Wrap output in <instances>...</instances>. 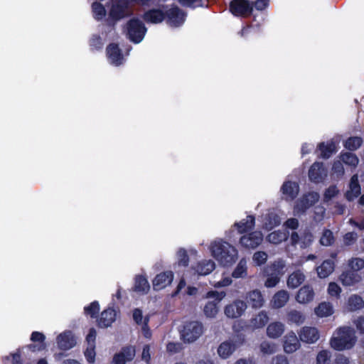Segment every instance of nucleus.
<instances>
[{"label": "nucleus", "instance_id": "nucleus-1", "mask_svg": "<svg viewBox=\"0 0 364 364\" xmlns=\"http://www.w3.org/2000/svg\"><path fill=\"white\" fill-rule=\"evenodd\" d=\"M210 250L213 257L225 267L231 265L237 259V250L225 242H213Z\"/></svg>", "mask_w": 364, "mask_h": 364}, {"label": "nucleus", "instance_id": "nucleus-2", "mask_svg": "<svg viewBox=\"0 0 364 364\" xmlns=\"http://www.w3.org/2000/svg\"><path fill=\"white\" fill-rule=\"evenodd\" d=\"M330 343L331 347L337 350L351 348L355 344V339L350 327L344 326L338 328L336 336L331 339Z\"/></svg>", "mask_w": 364, "mask_h": 364}, {"label": "nucleus", "instance_id": "nucleus-3", "mask_svg": "<svg viewBox=\"0 0 364 364\" xmlns=\"http://www.w3.org/2000/svg\"><path fill=\"white\" fill-rule=\"evenodd\" d=\"M203 333V325L197 321H186L180 331L181 339L185 343H191L198 339Z\"/></svg>", "mask_w": 364, "mask_h": 364}, {"label": "nucleus", "instance_id": "nucleus-4", "mask_svg": "<svg viewBox=\"0 0 364 364\" xmlns=\"http://www.w3.org/2000/svg\"><path fill=\"white\" fill-rule=\"evenodd\" d=\"M127 36L129 39L134 43H140L147 31L144 23L138 18H132L127 23Z\"/></svg>", "mask_w": 364, "mask_h": 364}, {"label": "nucleus", "instance_id": "nucleus-5", "mask_svg": "<svg viewBox=\"0 0 364 364\" xmlns=\"http://www.w3.org/2000/svg\"><path fill=\"white\" fill-rule=\"evenodd\" d=\"M264 235L261 231L255 230L244 234L239 240L240 247L245 250L257 249L263 242Z\"/></svg>", "mask_w": 364, "mask_h": 364}, {"label": "nucleus", "instance_id": "nucleus-6", "mask_svg": "<svg viewBox=\"0 0 364 364\" xmlns=\"http://www.w3.org/2000/svg\"><path fill=\"white\" fill-rule=\"evenodd\" d=\"M225 291H209L206 298L214 299L213 301H208L204 306L203 311L207 317L213 318L218 312V303L225 296Z\"/></svg>", "mask_w": 364, "mask_h": 364}, {"label": "nucleus", "instance_id": "nucleus-7", "mask_svg": "<svg viewBox=\"0 0 364 364\" xmlns=\"http://www.w3.org/2000/svg\"><path fill=\"white\" fill-rule=\"evenodd\" d=\"M319 199L318 193L312 191L304 194L294 205V211L298 215L304 214L306 211L315 205Z\"/></svg>", "mask_w": 364, "mask_h": 364}, {"label": "nucleus", "instance_id": "nucleus-8", "mask_svg": "<svg viewBox=\"0 0 364 364\" xmlns=\"http://www.w3.org/2000/svg\"><path fill=\"white\" fill-rule=\"evenodd\" d=\"M136 355V349L134 346L129 345L122 348L119 353L114 355L112 364H126L132 361Z\"/></svg>", "mask_w": 364, "mask_h": 364}, {"label": "nucleus", "instance_id": "nucleus-9", "mask_svg": "<svg viewBox=\"0 0 364 364\" xmlns=\"http://www.w3.org/2000/svg\"><path fill=\"white\" fill-rule=\"evenodd\" d=\"M129 8L127 0H119L113 4L109 10V17L114 21H117L127 16V11Z\"/></svg>", "mask_w": 364, "mask_h": 364}, {"label": "nucleus", "instance_id": "nucleus-10", "mask_svg": "<svg viewBox=\"0 0 364 364\" xmlns=\"http://www.w3.org/2000/svg\"><path fill=\"white\" fill-rule=\"evenodd\" d=\"M252 6L247 0H232L230 3V11L235 16L251 14Z\"/></svg>", "mask_w": 364, "mask_h": 364}, {"label": "nucleus", "instance_id": "nucleus-11", "mask_svg": "<svg viewBox=\"0 0 364 364\" xmlns=\"http://www.w3.org/2000/svg\"><path fill=\"white\" fill-rule=\"evenodd\" d=\"M166 18L171 25L177 27L185 21L186 14L177 6H173L166 11Z\"/></svg>", "mask_w": 364, "mask_h": 364}, {"label": "nucleus", "instance_id": "nucleus-12", "mask_svg": "<svg viewBox=\"0 0 364 364\" xmlns=\"http://www.w3.org/2000/svg\"><path fill=\"white\" fill-rule=\"evenodd\" d=\"M107 57L112 65L119 66L122 64L124 57L118 44L109 43L106 48Z\"/></svg>", "mask_w": 364, "mask_h": 364}, {"label": "nucleus", "instance_id": "nucleus-13", "mask_svg": "<svg viewBox=\"0 0 364 364\" xmlns=\"http://www.w3.org/2000/svg\"><path fill=\"white\" fill-rule=\"evenodd\" d=\"M247 304L242 300H235L225 308V314L228 318H236L240 317L245 312Z\"/></svg>", "mask_w": 364, "mask_h": 364}, {"label": "nucleus", "instance_id": "nucleus-14", "mask_svg": "<svg viewBox=\"0 0 364 364\" xmlns=\"http://www.w3.org/2000/svg\"><path fill=\"white\" fill-rule=\"evenodd\" d=\"M326 176V170L322 162H314L309 170V178L315 183L322 182Z\"/></svg>", "mask_w": 364, "mask_h": 364}, {"label": "nucleus", "instance_id": "nucleus-15", "mask_svg": "<svg viewBox=\"0 0 364 364\" xmlns=\"http://www.w3.org/2000/svg\"><path fill=\"white\" fill-rule=\"evenodd\" d=\"M76 339L72 331H68L60 333L57 337V343L60 349L68 350L76 345Z\"/></svg>", "mask_w": 364, "mask_h": 364}, {"label": "nucleus", "instance_id": "nucleus-16", "mask_svg": "<svg viewBox=\"0 0 364 364\" xmlns=\"http://www.w3.org/2000/svg\"><path fill=\"white\" fill-rule=\"evenodd\" d=\"M173 279V273L171 271H166L158 274L153 279L154 290H160L171 284Z\"/></svg>", "mask_w": 364, "mask_h": 364}, {"label": "nucleus", "instance_id": "nucleus-17", "mask_svg": "<svg viewBox=\"0 0 364 364\" xmlns=\"http://www.w3.org/2000/svg\"><path fill=\"white\" fill-rule=\"evenodd\" d=\"M299 339L306 343H314L319 338V332L315 327L304 326L299 333Z\"/></svg>", "mask_w": 364, "mask_h": 364}, {"label": "nucleus", "instance_id": "nucleus-18", "mask_svg": "<svg viewBox=\"0 0 364 364\" xmlns=\"http://www.w3.org/2000/svg\"><path fill=\"white\" fill-rule=\"evenodd\" d=\"M142 18L146 23L157 24L166 18V12L159 9H151L145 11Z\"/></svg>", "mask_w": 364, "mask_h": 364}, {"label": "nucleus", "instance_id": "nucleus-19", "mask_svg": "<svg viewBox=\"0 0 364 364\" xmlns=\"http://www.w3.org/2000/svg\"><path fill=\"white\" fill-rule=\"evenodd\" d=\"M117 312L113 308H107L102 311L97 325L100 328H107L116 320Z\"/></svg>", "mask_w": 364, "mask_h": 364}, {"label": "nucleus", "instance_id": "nucleus-20", "mask_svg": "<svg viewBox=\"0 0 364 364\" xmlns=\"http://www.w3.org/2000/svg\"><path fill=\"white\" fill-rule=\"evenodd\" d=\"M237 232L240 234H247L252 232L255 226V217L252 215L247 216L246 219H242L240 222L234 224Z\"/></svg>", "mask_w": 364, "mask_h": 364}, {"label": "nucleus", "instance_id": "nucleus-21", "mask_svg": "<svg viewBox=\"0 0 364 364\" xmlns=\"http://www.w3.org/2000/svg\"><path fill=\"white\" fill-rule=\"evenodd\" d=\"M281 191L286 200H293L298 196L299 185L291 181H285L281 187Z\"/></svg>", "mask_w": 364, "mask_h": 364}, {"label": "nucleus", "instance_id": "nucleus-22", "mask_svg": "<svg viewBox=\"0 0 364 364\" xmlns=\"http://www.w3.org/2000/svg\"><path fill=\"white\" fill-rule=\"evenodd\" d=\"M314 295L312 287L306 284L299 289L296 295V300L300 304H308L313 301Z\"/></svg>", "mask_w": 364, "mask_h": 364}, {"label": "nucleus", "instance_id": "nucleus-23", "mask_svg": "<svg viewBox=\"0 0 364 364\" xmlns=\"http://www.w3.org/2000/svg\"><path fill=\"white\" fill-rule=\"evenodd\" d=\"M300 347V342L295 333L291 331L284 337V350L287 353L295 352Z\"/></svg>", "mask_w": 364, "mask_h": 364}, {"label": "nucleus", "instance_id": "nucleus-24", "mask_svg": "<svg viewBox=\"0 0 364 364\" xmlns=\"http://www.w3.org/2000/svg\"><path fill=\"white\" fill-rule=\"evenodd\" d=\"M264 302V297L260 291L255 289L247 293L246 296V304L253 309L261 308Z\"/></svg>", "mask_w": 364, "mask_h": 364}, {"label": "nucleus", "instance_id": "nucleus-25", "mask_svg": "<svg viewBox=\"0 0 364 364\" xmlns=\"http://www.w3.org/2000/svg\"><path fill=\"white\" fill-rule=\"evenodd\" d=\"M349 190L346 193V198L348 201H352L360 194V186L359 184L358 177L356 174L353 175L350 181Z\"/></svg>", "mask_w": 364, "mask_h": 364}, {"label": "nucleus", "instance_id": "nucleus-26", "mask_svg": "<svg viewBox=\"0 0 364 364\" xmlns=\"http://www.w3.org/2000/svg\"><path fill=\"white\" fill-rule=\"evenodd\" d=\"M285 267L286 264L284 260L278 259L268 265L265 268L264 272L280 278L284 273Z\"/></svg>", "mask_w": 364, "mask_h": 364}, {"label": "nucleus", "instance_id": "nucleus-27", "mask_svg": "<svg viewBox=\"0 0 364 364\" xmlns=\"http://www.w3.org/2000/svg\"><path fill=\"white\" fill-rule=\"evenodd\" d=\"M364 307V301L363 298L358 294L350 296L346 304L347 311L353 312L362 309Z\"/></svg>", "mask_w": 364, "mask_h": 364}, {"label": "nucleus", "instance_id": "nucleus-28", "mask_svg": "<svg viewBox=\"0 0 364 364\" xmlns=\"http://www.w3.org/2000/svg\"><path fill=\"white\" fill-rule=\"evenodd\" d=\"M317 149L320 151V157L322 159H328L336 152V146L333 141L321 142L318 144Z\"/></svg>", "mask_w": 364, "mask_h": 364}, {"label": "nucleus", "instance_id": "nucleus-29", "mask_svg": "<svg viewBox=\"0 0 364 364\" xmlns=\"http://www.w3.org/2000/svg\"><path fill=\"white\" fill-rule=\"evenodd\" d=\"M236 345L231 341H225L220 344L218 348V353L222 358H229L236 350Z\"/></svg>", "mask_w": 364, "mask_h": 364}, {"label": "nucleus", "instance_id": "nucleus-30", "mask_svg": "<svg viewBox=\"0 0 364 364\" xmlns=\"http://www.w3.org/2000/svg\"><path fill=\"white\" fill-rule=\"evenodd\" d=\"M284 325L282 322H272L267 328V335L272 338H279L284 332Z\"/></svg>", "mask_w": 364, "mask_h": 364}, {"label": "nucleus", "instance_id": "nucleus-31", "mask_svg": "<svg viewBox=\"0 0 364 364\" xmlns=\"http://www.w3.org/2000/svg\"><path fill=\"white\" fill-rule=\"evenodd\" d=\"M305 279V275L301 270H296L289 274L287 279V286L291 289L299 287Z\"/></svg>", "mask_w": 364, "mask_h": 364}, {"label": "nucleus", "instance_id": "nucleus-32", "mask_svg": "<svg viewBox=\"0 0 364 364\" xmlns=\"http://www.w3.org/2000/svg\"><path fill=\"white\" fill-rule=\"evenodd\" d=\"M150 289V285L146 277L144 275H137L135 277L134 290L136 292L146 294Z\"/></svg>", "mask_w": 364, "mask_h": 364}, {"label": "nucleus", "instance_id": "nucleus-33", "mask_svg": "<svg viewBox=\"0 0 364 364\" xmlns=\"http://www.w3.org/2000/svg\"><path fill=\"white\" fill-rule=\"evenodd\" d=\"M334 268V262L331 259H326L317 267L318 276L320 278H326L333 272Z\"/></svg>", "mask_w": 364, "mask_h": 364}, {"label": "nucleus", "instance_id": "nucleus-34", "mask_svg": "<svg viewBox=\"0 0 364 364\" xmlns=\"http://www.w3.org/2000/svg\"><path fill=\"white\" fill-rule=\"evenodd\" d=\"M215 268V264L212 260H204L197 264L195 269L199 275H208Z\"/></svg>", "mask_w": 364, "mask_h": 364}, {"label": "nucleus", "instance_id": "nucleus-35", "mask_svg": "<svg viewBox=\"0 0 364 364\" xmlns=\"http://www.w3.org/2000/svg\"><path fill=\"white\" fill-rule=\"evenodd\" d=\"M360 277L358 272L352 270L346 271L340 276V280L344 286H351L359 282Z\"/></svg>", "mask_w": 364, "mask_h": 364}, {"label": "nucleus", "instance_id": "nucleus-36", "mask_svg": "<svg viewBox=\"0 0 364 364\" xmlns=\"http://www.w3.org/2000/svg\"><path fill=\"white\" fill-rule=\"evenodd\" d=\"M289 298V294L285 290L277 291L272 298L273 306L277 309L283 307Z\"/></svg>", "mask_w": 364, "mask_h": 364}, {"label": "nucleus", "instance_id": "nucleus-37", "mask_svg": "<svg viewBox=\"0 0 364 364\" xmlns=\"http://www.w3.org/2000/svg\"><path fill=\"white\" fill-rule=\"evenodd\" d=\"M316 314L319 317H327L333 314V306L329 302H321L315 309Z\"/></svg>", "mask_w": 364, "mask_h": 364}, {"label": "nucleus", "instance_id": "nucleus-38", "mask_svg": "<svg viewBox=\"0 0 364 364\" xmlns=\"http://www.w3.org/2000/svg\"><path fill=\"white\" fill-rule=\"evenodd\" d=\"M362 144L363 139L360 136H350L343 142V146L350 151L358 149Z\"/></svg>", "mask_w": 364, "mask_h": 364}, {"label": "nucleus", "instance_id": "nucleus-39", "mask_svg": "<svg viewBox=\"0 0 364 364\" xmlns=\"http://www.w3.org/2000/svg\"><path fill=\"white\" fill-rule=\"evenodd\" d=\"M269 321V316L265 311H261L251 319V325L255 328L264 327Z\"/></svg>", "mask_w": 364, "mask_h": 364}, {"label": "nucleus", "instance_id": "nucleus-40", "mask_svg": "<svg viewBox=\"0 0 364 364\" xmlns=\"http://www.w3.org/2000/svg\"><path fill=\"white\" fill-rule=\"evenodd\" d=\"M280 218L275 213H268L264 219V226L267 230H272L280 225Z\"/></svg>", "mask_w": 364, "mask_h": 364}, {"label": "nucleus", "instance_id": "nucleus-41", "mask_svg": "<svg viewBox=\"0 0 364 364\" xmlns=\"http://www.w3.org/2000/svg\"><path fill=\"white\" fill-rule=\"evenodd\" d=\"M341 159L344 164L353 167H356L359 163V159L356 154L351 152L341 153Z\"/></svg>", "mask_w": 364, "mask_h": 364}, {"label": "nucleus", "instance_id": "nucleus-42", "mask_svg": "<svg viewBox=\"0 0 364 364\" xmlns=\"http://www.w3.org/2000/svg\"><path fill=\"white\" fill-rule=\"evenodd\" d=\"M247 275V266L245 259H240L232 273V277L235 279L242 278Z\"/></svg>", "mask_w": 364, "mask_h": 364}, {"label": "nucleus", "instance_id": "nucleus-43", "mask_svg": "<svg viewBox=\"0 0 364 364\" xmlns=\"http://www.w3.org/2000/svg\"><path fill=\"white\" fill-rule=\"evenodd\" d=\"M100 311V304L98 301H94L88 306L84 307V313L87 316H90L92 318L97 317Z\"/></svg>", "mask_w": 364, "mask_h": 364}, {"label": "nucleus", "instance_id": "nucleus-44", "mask_svg": "<svg viewBox=\"0 0 364 364\" xmlns=\"http://www.w3.org/2000/svg\"><path fill=\"white\" fill-rule=\"evenodd\" d=\"M31 340L33 342H38V351H41L46 348L45 335L39 331H33L31 335Z\"/></svg>", "mask_w": 364, "mask_h": 364}, {"label": "nucleus", "instance_id": "nucleus-45", "mask_svg": "<svg viewBox=\"0 0 364 364\" xmlns=\"http://www.w3.org/2000/svg\"><path fill=\"white\" fill-rule=\"evenodd\" d=\"M287 319L289 322L299 325L304 321L305 317L300 311L291 310L287 314Z\"/></svg>", "mask_w": 364, "mask_h": 364}, {"label": "nucleus", "instance_id": "nucleus-46", "mask_svg": "<svg viewBox=\"0 0 364 364\" xmlns=\"http://www.w3.org/2000/svg\"><path fill=\"white\" fill-rule=\"evenodd\" d=\"M335 238L333 232L328 229L323 230L322 235L320 238V243L323 246H330L333 244Z\"/></svg>", "mask_w": 364, "mask_h": 364}, {"label": "nucleus", "instance_id": "nucleus-47", "mask_svg": "<svg viewBox=\"0 0 364 364\" xmlns=\"http://www.w3.org/2000/svg\"><path fill=\"white\" fill-rule=\"evenodd\" d=\"M92 11L95 18L97 20H101L106 15V10L105 6L100 2H94L92 4Z\"/></svg>", "mask_w": 364, "mask_h": 364}, {"label": "nucleus", "instance_id": "nucleus-48", "mask_svg": "<svg viewBox=\"0 0 364 364\" xmlns=\"http://www.w3.org/2000/svg\"><path fill=\"white\" fill-rule=\"evenodd\" d=\"M259 348L262 353L267 355L274 353L277 349L276 344L266 341L261 343Z\"/></svg>", "mask_w": 364, "mask_h": 364}, {"label": "nucleus", "instance_id": "nucleus-49", "mask_svg": "<svg viewBox=\"0 0 364 364\" xmlns=\"http://www.w3.org/2000/svg\"><path fill=\"white\" fill-rule=\"evenodd\" d=\"M178 264L180 267H186L189 264V257L188 255L187 251L181 248L178 251Z\"/></svg>", "mask_w": 364, "mask_h": 364}, {"label": "nucleus", "instance_id": "nucleus-50", "mask_svg": "<svg viewBox=\"0 0 364 364\" xmlns=\"http://www.w3.org/2000/svg\"><path fill=\"white\" fill-rule=\"evenodd\" d=\"M268 255L264 251H257L252 256V260L257 266H261L266 263Z\"/></svg>", "mask_w": 364, "mask_h": 364}, {"label": "nucleus", "instance_id": "nucleus-51", "mask_svg": "<svg viewBox=\"0 0 364 364\" xmlns=\"http://www.w3.org/2000/svg\"><path fill=\"white\" fill-rule=\"evenodd\" d=\"M348 266L352 271L357 272L364 267V259L358 257L352 258L348 262Z\"/></svg>", "mask_w": 364, "mask_h": 364}, {"label": "nucleus", "instance_id": "nucleus-52", "mask_svg": "<svg viewBox=\"0 0 364 364\" xmlns=\"http://www.w3.org/2000/svg\"><path fill=\"white\" fill-rule=\"evenodd\" d=\"M284 235L279 231H274L267 236L268 240L273 244H279L284 240Z\"/></svg>", "mask_w": 364, "mask_h": 364}, {"label": "nucleus", "instance_id": "nucleus-53", "mask_svg": "<svg viewBox=\"0 0 364 364\" xmlns=\"http://www.w3.org/2000/svg\"><path fill=\"white\" fill-rule=\"evenodd\" d=\"M330 358L329 352L323 350L316 356V364H330Z\"/></svg>", "mask_w": 364, "mask_h": 364}, {"label": "nucleus", "instance_id": "nucleus-54", "mask_svg": "<svg viewBox=\"0 0 364 364\" xmlns=\"http://www.w3.org/2000/svg\"><path fill=\"white\" fill-rule=\"evenodd\" d=\"M85 357L89 363H93L95 360V345L88 346L84 352Z\"/></svg>", "mask_w": 364, "mask_h": 364}, {"label": "nucleus", "instance_id": "nucleus-55", "mask_svg": "<svg viewBox=\"0 0 364 364\" xmlns=\"http://www.w3.org/2000/svg\"><path fill=\"white\" fill-rule=\"evenodd\" d=\"M90 46L92 50H101L103 47L101 37L98 35L93 36L90 41Z\"/></svg>", "mask_w": 364, "mask_h": 364}, {"label": "nucleus", "instance_id": "nucleus-56", "mask_svg": "<svg viewBox=\"0 0 364 364\" xmlns=\"http://www.w3.org/2000/svg\"><path fill=\"white\" fill-rule=\"evenodd\" d=\"M338 193L336 186H330L326 189L323 194V199L325 201H328L334 198Z\"/></svg>", "mask_w": 364, "mask_h": 364}, {"label": "nucleus", "instance_id": "nucleus-57", "mask_svg": "<svg viewBox=\"0 0 364 364\" xmlns=\"http://www.w3.org/2000/svg\"><path fill=\"white\" fill-rule=\"evenodd\" d=\"M149 316H146L144 318L143 323L141 324L142 325L141 332H142L144 337H145L146 338H151V335H152L151 329L149 326Z\"/></svg>", "mask_w": 364, "mask_h": 364}, {"label": "nucleus", "instance_id": "nucleus-58", "mask_svg": "<svg viewBox=\"0 0 364 364\" xmlns=\"http://www.w3.org/2000/svg\"><path fill=\"white\" fill-rule=\"evenodd\" d=\"M358 238L357 233L354 232H348L343 236L344 244L347 246H350L355 242Z\"/></svg>", "mask_w": 364, "mask_h": 364}, {"label": "nucleus", "instance_id": "nucleus-59", "mask_svg": "<svg viewBox=\"0 0 364 364\" xmlns=\"http://www.w3.org/2000/svg\"><path fill=\"white\" fill-rule=\"evenodd\" d=\"M341 292V287L336 282H330L328 287V293L332 296L338 297Z\"/></svg>", "mask_w": 364, "mask_h": 364}, {"label": "nucleus", "instance_id": "nucleus-60", "mask_svg": "<svg viewBox=\"0 0 364 364\" xmlns=\"http://www.w3.org/2000/svg\"><path fill=\"white\" fill-rule=\"evenodd\" d=\"M150 345L145 344L143 346L141 353V360L146 363V364H151V353H150Z\"/></svg>", "mask_w": 364, "mask_h": 364}, {"label": "nucleus", "instance_id": "nucleus-61", "mask_svg": "<svg viewBox=\"0 0 364 364\" xmlns=\"http://www.w3.org/2000/svg\"><path fill=\"white\" fill-rule=\"evenodd\" d=\"M182 344L180 343L169 342L166 345V350L171 353H177L182 350Z\"/></svg>", "mask_w": 364, "mask_h": 364}, {"label": "nucleus", "instance_id": "nucleus-62", "mask_svg": "<svg viewBox=\"0 0 364 364\" xmlns=\"http://www.w3.org/2000/svg\"><path fill=\"white\" fill-rule=\"evenodd\" d=\"M267 278L265 281V286L269 288L274 287L280 281V278L275 277L274 275H270L269 274H266Z\"/></svg>", "mask_w": 364, "mask_h": 364}, {"label": "nucleus", "instance_id": "nucleus-63", "mask_svg": "<svg viewBox=\"0 0 364 364\" xmlns=\"http://www.w3.org/2000/svg\"><path fill=\"white\" fill-rule=\"evenodd\" d=\"M97 336L96 330L94 328H90L88 332V334L86 336V341L88 346H92V345L95 346V340Z\"/></svg>", "mask_w": 364, "mask_h": 364}, {"label": "nucleus", "instance_id": "nucleus-64", "mask_svg": "<svg viewBox=\"0 0 364 364\" xmlns=\"http://www.w3.org/2000/svg\"><path fill=\"white\" fill-rule=\"evenodd\" d=\"M356 329L360 333L364 334V316H359L354 322Z\"/></svg>", "mask_w": 364, "mask_h": 364}]
</instances>
